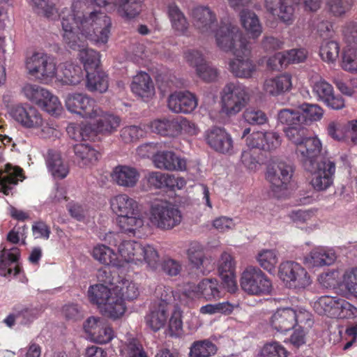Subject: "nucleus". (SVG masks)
<instances>
[{
    "instance_id": "a19ab883",
    "label": "nucleus",
    "mask_w": 357,
    "mask_h": 357,
    "mask_svg": "<svg viewBox=\"0 0 357 357\" xmlns=\"http://www.w3.org/2000/svg\"><path fill=\"white\" fill-rule=\"evenodd\" d=\"M259 266L269 273L275 272L279 261V255L275 249H261L255 255Z\"/></svg>"
},
{
    "instance_id": "f257e3e1",
    "label": "nucleus",
    "mask_w": 357,
    "mask_h": 357,
    "mask_svg": "<svg viewBox=\"0 0 357 357\" xmlns=\"http://www.w3.org/2000/svg\"><path fill=\"white\" fill-rule=\"evenodd\" d=\"M67 13L75 17L74 31L77 29L81 38L91 40L98 45H105L108 42L112 22L105 13L91 10L86 0H74L70 8H64L61 11V20Z\"/></svg>"
},
{
    "instance_id": "393cba45",
    "label": "nucleus",
    "mask_w": 357,
    "mask_h": 357,
    "mask_svg": "<svg viewBox=\"0 0 357 357\" xmlns=\"http://www.w3.org/2000/svg\"><path fill=\"white\" fill-rule=\"evenodd\" d=\"M119 268L128 264L140 266L142 264V245L135 241H123L118 248Z\"/></svg>"
},
{
    "instance_id": "79ce46f5",
    "label": "nucleus",
    "mask_w": 357,
    "mask_h": 357,
    "mask_svg": "<svg viewBox=\"0 0 357 357\" xmlns=\"http://www.w3.org/2000/svg\"><path fill=\"white\" fill-rule=\"evenodd\" d=\"M75 158L80 167H88L98 160V153L91 146L79 143L73 146Z\"/></svg>"
},
{
    "instance_id": "37998d69",
    "label": "nucleus",
    "mask_w": 357,
    "mask_h": 357,
    "mask_svg": "<svg viewBox=\"0 0 357 357\" xmlns=\"http://www.w3.org/2000/svg\"><path fill=\"white\" fill-rule=\"evenodd\" d=\"M144 0H115L118 13L126 20H132L139 15Z\"/></svg>"
},
{
    "instance_id": "69168bd1",
    "label": "nucleus",
    "mask_w": 357,
    "mask_h": 357,
    "mask_svg": "<svg viewBox=\"0 0 357 357\" xmlns=\"http://www.w3.org/2000/svg\"><path fill=\"white\" fill-rule=\"evenodd\" d=\"M236 262L234 257L227 252H223L218 262L219 275L236 273Z\"/></svg>"
},
{
    "instance_id": "f3484780",
    "label": "nucleus",
    "mask_w": 357,
    "mask_h": 357,
    "mask_svg": "<svg viewBox=\"0 0 357 357\" xmlns=\"http://www.w3.org/2000/svg\"><path fill=\"white\" fill-rule=\"evenodd\" d=\"M84 328L91 341L98 344H107L115 337L112 328L100 317L88 318L84 324Z\"/></svg>"
},
{
    "instance_id": "c9c22d12",
    "label": "nucleus",
    "mask_w": 357,
    "mask_h": 357,
    "mask_svg": "<svg viewBox=\"0 0 357 357\" xmlns=\"http://www.w3.org/2000/svg\"><path fill=\"white\" fill-rule=\"evenodd\" d=\"M20 256V250L16 247L8 250L3 248L0 251V275H17L20 272V268L17 265L12 268V265L18 261Z\"/></svg>"
},
{
    "instance_id": "a18cd8bd",
    "label": "nucleus",
    "mask_w": 357,
    "mask_h": 357,
    "mask_svg": "<svg viewBox=\"0 0 357 357\" xmlns=\"http://www.w3.org/2000/svg\"><path fill=\"white\" fill-rule=\"evenodd\" d=\"M86 86L91 92L105 93L107 91L109 83L107 76L102 72L96 70L86 73Z\"/></svg>"
},
{
    "instance_id": "052dcab7",
    "label": "nucleus",
    "mask_w": 357,
    "mask_h": 357,
    "mask_svg": "<svg viewBox=\"0 0 357 357\" xmlns=\"http://www.w3.org/2000/svg\"><path fill=\"white\" fill-rule=\"evenodd\" d=\"M342 271L331 270L319 276V283L326 288L342 289Z\"/></svg>"
},
{
    "instance_id": "0e129e2a",
    "label": "nucleus",
    "mask_w": 357,
    "mask_h": 357,
    "mask_svg": "<svg viewBox=\"0 0 357 357\" xmlns=\"http://www.w3.org/2000/svg\"><path fill=\"white\" fill-rule=\"evenodd\" d=\"M301 125L284 128L285 136L295 146V149L308 137L306 129Z\"/></svg>"
},
{
    "instance_id": "de8ad7c7",
    "label": "nucleus",
    "mask_w": 357,
    "mask_h": 357,
    "mask_svg": "<svg viewBox=\"0 0 357 357\" xmlns=\"http://www.w3.org/2000/svg\"><path fill=\"white\" fill-rule=\"evenodd\" d=\"M340 44L333 40H324L319 47V56L322 61L328 63L334 64L340 56Z\"/></svg>"
},
{
    "instance_id": "dca6fc26",
    "label": "nucleus",
    "mask_w": 357,
    "mask_h": 357,
    "mask_svg": "<svg viewBox=\"0 0 357 357\" xmlns=\"http://www.w3.org/2000/svg\"><path fill=\"white\" fill-rule=\"evenodd\" d=\"M322 144L319 138L308 136L296 149L295 152L297 158L303 163L305 169H311L313 165L320 160Z\"/></svg>"
},
{
    "instance_id": "4468645a",
    "label": "nucleus",
    "mask_w": 357,
    "mask_h": 357,
    "mask_svg": "<svg viewBox=\"0 0 357 357\" xmlns=\"http://www.w3.org/2000/svg\"><path fill=\"white\" fill-rule=\"evenodd\" d=\"M66 109L89 120L98 107L94 99L82 93H70L65 98Z\"/></svg>"
},
{
    "instance_id": "72a5a7b5",
    "label": "nucleus",
    "mask_w": 357,
    "mask_h": 357,
    "mask_svg": "<svg viewBox=\"0 0 357 357\" xmlns=\"http://www.w3.org/2000/svg\"><path fill=\"white\" fill-rule=\"evenodd\" d=\"M307 51L305 49H292L284 52H278L268 61V66L272 69H276L289 63H299L306 60Z\"/></svg>"
},
{
    "instance_id": "39448f33",
    "label": "nucleus",
    "mask_w": 357,
    "mask_h": 357,
    "mask_svg": "<svg viewBox=\"0 0 357 357\" xmlns=\"http://www.w3.org/2000/svg\"><path fill=\"white\" fill-rule=\"evenodd\" d=\"M27 73L42 83H49L56 76V59L43 51H35L26 56Z\"/></svg>"
},
{
    "instance_id": "c756f323",
    "label": "nucleus",
    "mask_w": 357,
    "mask_h": 357,
    "mask_svg": "<svg viewBox=\"0 0 357 357\" xmlns=\"http://www.w3.org/2000/svg\"><path fill=\"white\" fill-rule=\"evenodd\" d=\"M292 77L289 73L266 78L263 83V90L268 96L277 97L291 91Z\"/></svg>"
},
{
    "instance_id": "9b49d317",
    "label": "nucleus",
    "mask_w": 357,
    "mask_h": 357,
    "mask_svg": "<svg viewBox=\"0 0 357 357\" xmlns=\"http://www.w3.org/2000/svg\"><path fill=\"white\" fill-rule=\"evenodd\" d=\"M278 277L289 289H305L312 284V278L307 271L301 264L294 261H286L280 264Z\"/></svg>"
},
{
    "instance_id": "603ef678",
    "label": "nucleus",
    "mask_w": 357,
    "mask_h": 357,
    "mask_svg": "<svg viewBox=\"0 0 357 357\" xmlns=\"http://www.w3.org/2000/svg\"><path fill=\"white\" fill-rule=\"evenodd\" d=\"M216 351V346L210 340H198L191 344L189 357H210Z\"/></svg>"
},
{
    "instance_id": "f704fd0d",
    "label": "nucleus",
    "mask_w": 357,
    "mask_h": 357,
    "mask_svg": "<svg viewBox=\"0 0 357 357\" xmlns=\"http://www.w3.org/2000/svg\"><path fill=\"white\" fill-rule=\"evenodd\" d=\"M294 315L293 308H278L270 318V326L277 332H287L294 327Z\"/></svg>"
},
{
    "instance_id": "09e8293b",
    "label": "nucleus",
    "mask_w": 357,
    "mask_h": 357,
    "mask_svg": "<svg viewBox=\"0 0 357 357\" xmlns=\"http://www.w3.org/2000/svg\"><path fill=\"white\" fill-rule=\"evenodd\" d=\"M167 14L170 20L172 28L181 33H185L188 28V23L178 6L174 3H171L167 6Z\"/></svg>"
},
{
    "instance_id": "5fc2aeb1",
    "label": "nucleus",
    "mask_w": 357,
    "mask_h": 357,
    "mask_svg": "<svg viewBox=\"0 0 357 357\" xmlns=\"http://www.w3.org/2000/svg\"><path fill=\"white\" fill-rule=\"evenodd\" d=\"M278 121L285 127H292L302 124V116L299 109L284 108L278 112Z\"/></svg>"
},
{
    "instance_id": "f03ea898",
    "label": "nucleus",
    "mask_w": 357,
    "mask_h": 357,
    "mask_svg": "<svg viewBox=\"0 0 357 357\" xmlns=\"http://www.w3.org/2000/svg\"><path fill=\"white\" fill-rule=\"evenodd\" d=\"M109 208L116 216V224L121 232L130 236H139L145 227L139 203L126 194L109 199Z\"/></svg>"
},
{
    "instance_id": "58836bf2",
    "label": "nucleus",
    "mask_w": 357,
    "mask_h": 357,
    "mask_svg": "<svg viewBox=\"0 0 357 357\" xmlns=\"http://www.w3.org/2000/svg\"><path fill=\"white\" fill-rule=\"evenodd\" d=\"M152 132H155L164 137H178L176 130V119H155L146 125Z\"/></svg>"
},
{
    "instance_id": "1a4fd4ad",
    "label": "nucleus",
    "mask_w": 357,
    "mask_h": 357,
    "mask_svg": "<svg viewBox=\"0 0 357 357\" xmlns=\"http://www.w3.org/2000/svg\"><path fill=\"white\" fill-rule=\"evenodd\" d=\"M151 226L162 230L172 229L182 220L181 211L172 204L158 201L153 203L147 214Z\"/></svg>"
},
{
    "instance_id": "4be33fe9",
    "label": "nucleus",
    "mask_w": 357,
    "mask_h": 357,
    "mask_svg": "<svg viewBox=\"0 0 357 357\" xmlns=\"http://www.w3.org/2000/svg\"><path fill=\"white\" fill-rule=\"evenodd\" d=\"M248 52H241L238 55H234L235 58L231 59L229 63V70L236 77L241 79H250L253 77L257 71L255 62L250 59Z\"/></svg>"
},
{
    "instance_id": "ea45409f",
    "label": "nucleus",
    "mask_w": 357,
    "mask_h": 357,
    "mask_svg": "<svg viewBox=\"0 0 357 357\" xmlns=\"http://www.w3.org/2000/svg\"><path fill=\"white\" fill-rule=\"evenodd\" d=\"M22 169L6 165V173L0 171V192L8 195L12 190V185H15L19 181L23 180Z\"/></svg>"
},
{
    "instance_id": "cd10ccee",
    "label": "nucleus",
    "mask_w": 357,
    "mask_h": 357,
    "mask_svg": "<svg viewBox=\"0 0 357 357\" xmlns=\"http://www.w3.org/2000/svg\"><path fill=\"white\" fill-rule=\"evenodd\" d=\"M54 79L63 84L75 86L84 79V72L79 65L66 61L57 66Z\"/></svg>"
},
{
    "instance_id": "20e7f679",
    "label": "nucleus",
    "mask_w": 357,
    "mask_h": 357,
    "mask_svg": "<svg viewBox=\"0 0 357 357\" xmlns=\"http://www.w3.org/2000/svg\"><path fill=\"white\" fill-rule=\"evenodd\" d=\"M90 301L96 304L100 312L112 319L121 317L126 310L123 298L109 285L97 284L88 290Z\"/></svg>"
},
{
    "instance_id": "338daca9",
    "label": "nucleus",
    "mask_w": 357,
    "mask_h": 357,
    "mask_svg": "<svg viewBox=\"0 0 357 357\" xmlns=\"http://www.w3.org/2000/svg\"><path fill=\"white\" fill-rule=\"evenodd\" d=\"M326 5L333 15L340 17L351 10L353 0H328Z\"/></svg>"
},
{
    "instance_id": "bf43d9fd",
    "label": "nucleus",
    "mask_w": 357,
    "mask_h": 357,
    "mask_svg": "<svg viewBox=\"0 0 357 357\" xmlns=\"http://www.w3.org/2000/svg\"><path fill=\"white\" fill-rule=\"evenodd\" d=\"M340 66L345 71L357 73V50L344 47Z\"/></svg>"
},
{
    "instance_id": "e2e57ef3",
    "label": "nucleus",
    "mask_w": 357,
    "mask_h": 357,
    "mask_svg": "<svg viewBox=\"0 0 357 357\" xmlns=\"http://www.w3.org/2000/svg\"><path fill=\"white\" fill-rule=\"evenodd\" d=\"M260 357H287L288 351L278 342H270L265 344L260 350Z\"/></svg>"
},
{
    "instance_id": "a211bd4d",
    "label": "nucleus",
    "mask_w": 357,
    "mask_h": 357,
    "mask_svg": "<svg viewBox=\"0 0 357 357\" xmlns=\"http://www.w3.org/2000/svg\"><path fill=\"white\" fill-rule=\"evenodd\" d=\"M165 295H161V301L158 305L151 310L145 317L146 326L153 331H158L166 324L168 317V301L172 296L170 289L164 290Z\"/></svg>"
},
{
    "instance_id": "8fccbe9b",
    "label": "nucleus",
    "mask_w": 357,
    "mask_h": 357,
    "mask_svg": "<svg viewBox=\"0 0 357 357\" xmlns=\"http://www.w3.org/2000/svg\"><path fill=\"white\" fill-rule=\"evenodd\" d=\"M298 108L302 116V123H312L320 121L324 114L323 108L317 104L303 103Z\"/></svg>"
},
{
    "instance_id": "a878e982",
    "label": "nucleus",
    "mask_w": 357,
    "mask_h": 357,
    "mask_svg": "<svg viewBox=\"0 0 357 357\" xmlns=\"http://www.w3.org/2000/svg\"><path fill=\"white\" fill-rule=\"evenodd\" d=\"M197 106V99L189 91H179L171 94L168 98V107L174 113L188 114Z\"/></svg>"
},
{
    "instance_id": "7c9ffc66",
    "label": "nucleus",
    "mask_w": 357,
    "mask_h": 357,
    "mask_svg": "<svg viewBox=\"0 0 357 357\" xmlns=\"http://www.w3.org/2000/svg\"><path fill=\"white\" fill-rule=\"evenodd\" d=\"M301 0H280L279 10H277L276 0H265L267 10L273 15H277L280 20L287 24H291L294 20L295 6L300 3Z\"/></svg>"
},
{
    "instance_id": "774afa93",
    "label": "nucleus",
    "mask_w": 357,
    "mask_h": 357,
    "mask_svg": "<svg viewBox=\"0 0 357 357\" xmlns=\"http://www.w3.org/2000/svg\"><path fill=\"white\" fill-rule=\"evenodd\" d=\"M342 34L345 47L357 50V22L346 23L342 29Z\"/></svg>"
},
{
    "instance_id": "412c9836",
    "label": "nucleus",
    "mask_w": 357,
    "mask_h": 357,
    "mask_svg": "<svg viewBox=\"0 0 357 357\" xmlns=\"http://www.w3.org/2000/svg\"><path fill=\"white\" fill-rule=\"evenodd\" d=\"M97 112H94L89 123L91 128L102 134L110 135L116 132L120 126L121 119L117 116L103 111L99 106L97 107Z\"/></svg>"
},
{
    "instance_id": "6e6d98bb",
    "label": "nucleus",
    "mask_w": 357,
    "mask_h": 357,
    "mask_svg": "<svg viewBox=\"0 0 357 357\" xmlns=\"http://www.w3.org/2000/svg\"><path fill=\"white\" fill-rule=\"evenodd\" d=\"M38 106L52 116H59L63 112V107L59 98L48 90L47 94L44 96Z\"/></svg>"
},
{
    "instance_id": "5701e85b",
    "label": "nucleus",
    "mask_w": 357,
    "mask_h": 357,
    "mask_svg": "<svg viewBox=\"0 0 357 357\" xmlns=\"http://www.w3.org/2000/svg\"><path fill=\"white\" fill-rule=\"evenodd\" d=\"M186 254L191 267L203 275L213 268L212 259L205 255L204 246L199 242L190 243Z\"/></svg>"
},
{
    "instance_id": "423d86ee",
    "label": "nucleus",
    "mask_w": 357,
    "mask_h": 357,
    "mask_svg": "<svg viewBox=\"0 0 357 357\" xmlns=\"http://www.w3.org/2000/svg\"><path fill=\"white\" fill-rule=\"evenodd\" d=\"M248 89L239 82L227 83L220 93L222 112L227 116L238 114L250 101Z\"/></svg>"
},
{
    "instance_id": "4d7b16f0",
    "label": "nucleus",
    "mask_w": 357,
    "mask_h": 357,
    "mask_svg": "<svg viewBox=\"0 0 357 357\" xmlns=\"http://www.w3.org/2000/svg\"><path fill=\"white\" fill-rule=\"evenodd\" d=\"M21 93L25 98L38 105L47 94V89L37 84L26 83L22 86Z\"/></svg>"
},
{
    "instance_id": "6ab92c4d",
    "label": "nucleus",
    "mask_w": 357,
    "mask_h": 357,
    "mask_svg": "<svg viewBox=\"0 0 357 357\" xmlns=\"http://www.w3.org/2000/svg\"><path fill=\"white\" fill-rule=\"evenodd\" d=\"M312 92L318 100L332 109L340 110L345 107L344 99L340 95H335L333 86L323 79L314 82Z\"/></svg>"
},
{
    "instance_id": "0eeeda50",
    "label": "nucleus",
    "mask_w": 357,
    "mask_h": 357,
    "mask_svg": "<svg viewBox=\"0 0 357 357\" xmlns=\"http://www.w3.org/2000/svg\"><path fill=\"white\" fill-rule=\"evenodd\" d=\"M217 46L234 55L250 51V43L239 28L231 23L221 25L215 31Z\"/></svg>"
},
{
    "instance_id": "c85d7f7f",
    "label": "nucleus",
    "mask_w": 357,
    "mask_h": 357,
    "mask_svg": "<svg viewBox=\"0 0 357 357\" xmlns=\"http://www.w3.org/2000/svg\"><path fill=\"white\" fill-rule=\"evenodd\" d=\"M192 17L195 26L202 33L209 34L216 26V16L208 6H199L195 8Z\"/></svg>"
},
{
    "instance_id": "4c0bfd02",
    "label": "nucleus",
    "mask_w": 357,
    "mask_h": 357,
    "mask_svg": "<svg viewBox=\"0 0 357 357\" xmlns=\"http://www.w3.org/2000/svg\"><path fill=\"white\" fill-rule=\"evenodd\" d=\"M242 27L252 39L258 38L263 32L261 23L258 16L249 10H243L239 15Z\"/></svg>"
},
{
    "instance_id": "b1692460",
    "label": "nucleus",
    "mask_w": 357,
    "mask_h": 357,
    "mask_svg": "<svg viewBox=\"0 0 357 357\" xmlns=\"http://www.w3.org/2000/svg\"><path fill=\"white\" fill-rule=\"evenodd\" d=\"M97 277L100 281L105 283H109V285L113 289H115L116 292H117L123 300H134L139 295V286L132 280L123 278L114 285L110 282L109 275H107V272L104 269H100L98 271Z\"/></svg>"
},
{
    "instance_id": "13d9d810",
    "label": "nucleus",
    "mask_w": 357,
    "mask_h": 357,
    "mask_svg": "<svg viewBox=\"0 0 357 357\" xmlns=\"http://www.w3.org/2000/svg\"><path fill=\"white\" fill-rule=\"evenodd\" d=\"M29 5L38 13L47 18L54 20L58 17V11L51 0H28Z\"/></svg>"
},
{
    "instance_id": "7ed1b4c3",
    "label": "nucleus",
    "mask_w": 357,
    "mask_h": 357,
    "mask_svg": "<svg viewBox=\"0 0 357 357\" xmlns=\"http://www.w3.org/2000/svg\"><path fill=\"white\" fill-rule=\"evenodd\" d=\"M75 17L67 13L62 17V38L66 45L73 50L79 52L78 56L82 63L86 73L96 71L100 65V54L96 50L86 47V40L81 38L77 31H74L73 24Z\"/></svg>"
},
{
    "instance_id": "6e6552de",
    "label": "nucleus",
    "mask_w": 357,
    "mask_h": 357,
    "mask_svg": "<svg viewBox=\"0 0 357 357\" xmlns=\"http://www.w3.org/2000/svg\"><path fill=\"white\" fill-rule=\"evenodd\" d=\"M10 115L22 127L38 130L41 137H48L54 132V129L43 120L41 114L33 107L20 104L14 105L10 110Z\"/></svg>"
},
{
    "instance_id": "e433bc0d",
    "label": "nucleus",
    "mask_w": 357,
    "mask_h": 357,
    "mask_svg": "<svg viewBox=\"0 0 357 357\" xmlns=\"http://www.w3.org/2000/svg\"><path fill=\"white\" fill-rule=\"evenodd\" d=\"M130 87L132 93L142 98H151L155 93L152 79L144 72H139L133 77Z\"/></svg>"
},
{
    "instance_id": "49530a36",
    "label": "nucleus",
    "mask_w": 357,
    "mask_h": 357,
    "mask_svg": "<svg viewBox=\"0 0 357 357\" xmlns=\"http://www.w3.org/2000/svg\"><path fill=\"white\" fill-rule=\"evenodd\" d=\"M49 171L54 178H63L68 173V169L63 163L60 153L54 151H49L46 159Z\"/></svg>"
},
{
    "instance_id": "9d476101",
    "label": "nucleus",
    "mask_w": 357,
    "mask_h": 357,
    "mask_svg": "<svg viewBox=\"0 0 357 357\" xmlns=\"http://www.w3.org/2000/svg\"><path fill=\"white\" fill-rule=\"evenodd\" d=\"M292 175L291 166L284 162H272L268 165L266 179L275 197L282 198L290 193Z\"/></svg>"
},
{
    "instance_id": "473e14b6",
    "label": "nucleus",
    "mask_w": 357,
    "mask_h": 357,
    "mask_svg": "<svg viewBox=\"0 0 357 357\" xmlns=\"http://www.w3.org/2000/svg\"><path fill=\"white\" fill-rule=\"evenodd\" d=\"M336 259V254L333 249L319 246L312 249L304 257L303 261L309 267L314 268L331 266Z\"/></svg>"
},
{
    "instance_id": "ddd939ff",
    "label": "nucleus",
    "mask_w": 357,
    "mask_h": 357,
    "mask_svg": "<svg viewBox=\"0 0 357 357\" xmlns=\"http://www.w3.org/2000/svg\"><path fill=\"white\" fill-rule=\"evenodd\" d=\"M306 170L311 173L310 184L315 190L324 191L333 185L335 172V165L333 161L323 159L313 165L311 169Z\"/></svg>"
},
{
    "instance_id": "c03bdc74",
    "label": "nucleus",
    "mask_w": 357,
    "mask_h": 357,
    "mask_svg": "<svg viewBox=\"0 0 357 357\" xmlns=\"http://www.w3.org/2000/svg\"><path fill=\"white\" fill-rule=\"evenodd\" d=\"M92 256L100 263L119 268L121 265L118 256L114 251L103 244L96 245L92 250Z\"/></svg>"
},
{
    "instance_id": "2f4dec72",
    "label": "nucleus",
    "mask_w": 357,
    "mask_h": 357,
    "mask_svg": "<svg viewBox=\"0 0 357 357\" xmlns=\"http://www.w3.org/2000/svg\"><path fill=\"white\" fill-rule=\"evenodd\" d=\"M113 181L123 188L135 187L140 178L138 169L132 166L119 165L115 167L111 174Z\"/></svg>"
},
{
    "instance_id": "2eb2a0df",
    "label": "nucleus",
    "mask_w": 357,
    "mask_h": 357,
    "mask_svg": "<svg viewBox=\"0 0 357 357\" xmlns=\"http://www.w3.org/2000/svg\"><path fill=\"white\" fill-rule=\"evenodd\" d=\"M204 139L208 146L217 153L231 155L234 153V139L225 128L212 127L204 132Z\"/></svg>"
},
{
    "instance_id": "3c124183",
    "label": "nucleus",
    "mask_w": 357,
    "mask_h": 357,
    "mask_svg": "<svg viewBox=\"0 0 357 357\" xmlns=\"http://www.w3.org/2000/svg\"><path fill=\"white\" fill-rule=\"evenodd\" d=\"M339 299L337 296H321L314 302V308L320 314L334 318Z\"/></svg>"
},
{
    "instance_id": "aec40b11",
    "label": "nucleus",
    "mask_w": 357,
    "mask_h": 357,
    "mask_svg": "<svg viewBox=\"0 0 357 357\" xmlns=\"http://www.w3.org/2000/svg\"><path fill=\"white\" fill-rule=\"evenodd\" d=\"M188 297L203 298L207 301H217L222 298L219 282L215 278H205L197 284L190 286L185 291Z\"/></svg>"
},
{
    "instance_id": "f8f14e48",
    "label": "nucleus",
    "mask_w": 357,
    "mask_h": 357,
    "mask_svg": "<svg viewBox=\"0 0 357 357\" xmlns=\"http://www.w3.org/2000/svg\"><path fill=\"white\" fill-rule=\"evenodd\" d=\"M240 284L242 289L250 295H268L273 289L270 278L257 266H248L242 273Z\"/></svg>"
},
{
    "instance_id": "680f3d73",
    "label": "nucleus",
    "mask_w": 357,
    "mask_h": 357,
    "mask_svg": "<svg viewBox=\"0 0 357 357\" xmlns=\"http://www.w3.org/2000/svg\"><path fill=\"white\" fill-rule=\"evenodd\" d=\"M328 135L334 140L343 142L347 139V122L332 121L327 126Z\"/></svg>"
},
{
    "instance_id": "864d4df0",
    "label": "nucleus",
    "mask_w": 357,
    "mask_h": 357,
    "mask_svg": "<svg viewBox=\"0 0 357 357\" xmlns=\"http://www.w3.org/2000/svg\"><path fill=\"white\" fill-rule=\"evenodd\" d=\"M342 289L357 298V267H350L342 271Z\"/></svg>"
},
{
    "instance_id": "bb28decb",
    "label": "nucleus",
    "mask_w": 357,
    "mask_h": 357,
    "mask_svg": "<svg viewBox=\"0 0 357 357\" xmlns=\"http://www.w3.org/2000/svg\"><path fill=\"white\" fill-rule=\"evenodd\" d=\"M153 162L158 169L167 171L183 172L187 167L186 160L171 151L156 153L153 157Z\"/></svg>"
}]
</instances>
